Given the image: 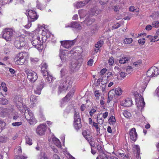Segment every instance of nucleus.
Here are the masks:
<instances>
[{
  "label": "nucleus",
  "mask_w": 159,
  "mask_h": 159,
  "mask_svg": "<svg viewBox=\"0 0 159 159\" xmlns=\"http://www.w3.org/2000/svg\"><path fill=\"white\" fill-rule=\"evenodd\" d=\"M72 83L71 78L69 76L61 80L60 84L58 87V94L59 95L62 92L67 90L69 88H70Z\"/></svg>",
  "instance_id": "nucleus-1"
},
{
  "label": "nucleus",
  "mask_w": 159,
  "mask_h": 159,
  "mask_svg": "<svg viewBox=\"0 0 159 159\" xmlns=\"http://www.w3.org/2000/svg\"><path fill=\"white\" fill-rule=\"evenodd\" d=\"M26 14L28 16V23L27 25H24V26L25 28L29 29L31 26V22L37 20L39 16L37 15L36 12L33 10H27Z\"/></svg>",
  "instance_id": "nucleus-2"
},
{
  "label": "nucleus",
  "mask_w": 159,
  "mask_h": 159,
  "mask_svg": "<svg viewBox=\"0 0 159 159\" xmlns=\"http://www.w3.org/2000/svg\"><path fill=\"white\" fill-rule=\"evenodd\" d=\"M28 53L26 52H21L17 54L14 59V61L16 64L22 65L25 62L26 59L28 58Z\"/></svg>",
  "instance_id": "nucleus-3"
},
{
  "label": "nucleus",
  "mask_w": 159,
  "mask_h": 159,
  "mask_svg": "<svg viewBox=\"0 0 159 159\" xmlns=\"http://www.w3.org/2000/svg\"><path fill=\"white\" fill-rule=\"evenodd\" d=\"M15 30L12 28H7L4 29L3 32L2 37L7 41H11L13 38Z\"/></svg>",
  "instance_id": "nucleus-4"
},
{
  "label": "nucleus",
  "mask_w": 159,
  "mask_h": 159,
  "mask_svg": "<svg viewBox=\"0 0 159 159\" xmlns=\"http://www.w3.org/2000/svg\"><path fill=\"white\" fill-rule=\"evenodd\" d=\"M47 67L48 66L47 64H43L41 68V71L44 79L46 80H47V81L49 83H51L53 81V78L48 74L47 71Z\"/></svg>",
  "instance_id": "nucleus-5"
},
{
  "label": "nucleus",
  "mask_w": 159,
  "mask_h": 159,
  "mask_svg": "<svg viewBox=\"0 0 159 159\" xmlns=\"http://www.w3.org/2000/svg\"><path fill=\"white\" fill-rule=\"evenodd\" d=\"M134 96L138 108L139 110H142L145 104L143 98L141 96L140 94L138 93H135Z\"/></svg>",
  "instance_id": "nucleus-6"
},
{
  "label": "nucleus",
  "mask_w": 159,
  "mask_h": 159,
  "mask_svg": "<svg viewBox=\"0 0 159 159\" xmlns=\"http://www.w3.org/2000/svg\"><path fill=\"white\" fill-rule=\"evenodd\" d=\"M24 114L25 118L30 125L33 124L36 122L33 113L31 111L28 109L25 110Z\"/></svg>",
  "instance_id": "nucleus-7"
},
{
  "label": "nucleus",
  "mask_w": 159,
  "mask_h": 159,
  "mask_svg": "<svg viewBox=\"0 0 159 159\" xmlns=\"http://www.w3.org/2000/svg\"><path fill=\"white\" fill-rule=\"evenodd\" d=\"M14 44L16 48L18 49H20L21 48L25 46V44L24 38L22 36L17 37L16 38Z\"/></svg>",
  "instance_id": "nucleus-8"
},
{
  "label": "nucleus",
  "mask_w": 159,
  "mask_h": 159,
  "mask_svg": "<svg viewBox=\"0 0 159 159\" xmlns=\"http://www.w3.org/2000/svg\"><path fill=\"white\" fill-rule=\"evenodd\" d=\"M25 72L27 75L28 79L31 82H34L37 80L38 76L35 72L28 69L26 70Z\"/></svg>",
  "instance_id": "nucleus-9"
},
{
  "label": "nucleus",
  "mask_w": 159,
  "mask_h": 159,
  "mask_svg": "<svg viewBox=\"0 0 159 159\" xmlns=\"http://www.w3.org/2000/svg\"><path fill=\"white\" fill-rule=\"evenodd\" d=\"M159 74V69L156 67L150 68L147 71L146 75L148 77H151L156 76Z\"/></svg>",
  "instance_id": "nucleus-10"
},
{
  "label": "nucleus",
  "mask_w": 159,
  "mask_h": 159,
  "mask_svg": "<svg viewBox=\"0 0 159 159\" xmlns=\"http://www.w3.org/2000/svg\"><path fill=\"white\" fill-rule=\"evenodd\" d=\"M33 46L39 50H42L43 48V42L40 40L39 37H37L35 39H33L31 41Z\"/></svg>",
  "instance_id": "nucleus-11"
},
{
  "label": "nucleus",
  "mask_w": 159,
  "mask_h": 159,
  "mask_svg": "<svg viewBox=\"0 0 159 159\" xmlns=\"http://www.w3.org/2000/svg\"><path fill=\"white\" fill-rule=\"evenodd\" d=\"M129 134L130 139L135 142L137 140L138 136L135 128H133L131 129L129 133Z\"/></svg>",
  "instance_id": "nucleus-12"
},
{
  "label": "nucleus",
  "mask_w": 159,
  "mask_h": 159,
  "mask_svg": "<svg viewBox=\"0 0 159 159\" xmlns=\"http://www.w3.org/2000/svg\"><path fill=\"white\" fill-rule=\"evenodd\" d=\"M46 125L42 124L38 126L36 129V132L38 134L41 135L43 134L46 130Z\"/></svg>",
  "instance_id": "nucleus-13"
},
{
  "label": "nucleus",
  "mask_w": 159,
  "mask_h": 159,
  "mask_svg": "<svg viewBox=\"0 0 159 159\" xmlns=\"http://www.w3.org/2000/svg\"><path fill=\"white\" fill-rule=\"evenodd\" d=\"M61 45L63 46L64 48H68L74 45V40H67L61 41Z\"/></svg>",
  "instance_id": "nucleus-14"
},
{
  "label": "nucleus",
  "mask_w": 159,
  "mask_h": 159,
  "mask_svg": "<svg viewBox=\"0 0 159 159\" xmlns=\"http://www.w3.org/2000/svg\"><path fill=\"white\" fill-rule=\"evenodd\" d=\"M14 102H16V106L17 108H20L22 106L23 100L20 96H16L14 99Z\"/></svg>",
  "instance_id": "nucleus-15"
},
{
  "label": "nucleus",
  "mask_w": 159,
  "mask_h": 159,
  "mask_svg": "<svg viewBox=\"0 0 159 159\" xmlns=\"http://www.w3.org/2000/svg\"><path fill=\"white\" fill-rule=\"evenodd\" d=\"M44 81H41V82L37 86L36 89L34 90L35 94L39 95L41 94L42 89L44 87Z\"/></svg>",
  "instance_id": "nucleus-16"
},
{
  "label": "nucleus",
  "mask_w": 159,
  "mask_h": 159,
  "mask_svg": "<svg viewBox=\"0 0 159 159\" xmlns=\"http://www.w3.org/2000/svg\"><path fill=\"white\" fill-rule=\"evenodd\" d=\"M66 28L71 27L81 29V27L80 25L78 23L76 22H73L66 25Z\"/></svg>",
  "instance_id": "nucleus-17"
},
{
  "label": "nucleus",
  "mask_w": 159,
  "mask_h": 159,
  "mask_svg": "<svg viewBox=\"0 0 159 159\" xmlns=\"http://www.w3.org/2000/svg\"><path fill=\"white\" fill-rule=\"evenodd\" d=\"M134 152L136 154V157L139 159L140 157V149L139 146L138 145H134L132 146Z\"/></svg>",
  "instance_id": "nucleus-18"
},
{
  "label": "nucleus",
  "mask_w": 159,
  "mask_h": 159,
  "mask_svg": "<svg viewBox=\"0 0 159 159\" xmlns=\"http://www.w3.org/2000/svg\"><path fill=\"white\" fill-rule=\"evenodd\" d=\"M80 64L78 63L77 61L75 60L72 62L70 69L73 71L77 70L80 68Z\"/></svg>",
  "instance_id": "nucleus-19"
},
{
  "label": "nucleus",
  "mask_w": 159,
  "mask_h": 159,
  "mask_svg": "<svg viewBox=\"0 0 159 159\" xmlns=\"http://www.w3.org/2000/svg\"><path fill=\"white\" fill-rule=\"evenodd\" d=\"M67 51L66 50H63L62 51H60V57L63 62H65L66 61V59H67L68 56L66 55V54H67Z\"/></svg>",
  "instance_id": "nucleus-20"
},
{
  "label": "nucleus",
  "mask_w": 159,
  "mask_h": 159,
  "mask_svg": "<svg viewBox=\"0 0 159 159\" xmlns=\"http://www.w3.org/2000/svg\"><path fill=\"white\" fill-rule=\"evenodd\" d=\"M159 36V29L156 32L154 36L153 37L151 35H148L147 36V37L149 39L150 42H154L159 40V39H157V38Z\"/></svg>",
  "instance_id": "nucleus-21"
},
{
  "label": "nucleus",
  "mask_w": 159,
  "mask_h": 159,
  "mask_svg": "<svg viewBox=\"0 0 159 159\" xmlns=\"http://www.w3.org/2000/svg\"><path fill=\"white\" fill-rule=\"evenodd\" d=\"M122 105L125 107H129L133 104L132 101L130 98H127L122 102Z\"/></svg>",
  "instance_id": "nucleus-22"
},
{
  "label": "nucleus",
  "mask_w": 159,
  "mask_h": 159,
  "mask_svg": "<svg viewBox=\"0 0 159 159\" xmlns=\"http://www.w3.org/2000/svg\"><path fill=\"white\" fill-rule=\"evenodd\" d=\"M92 14L93 15L97 16L102 12V10L98 8L97 7H93L91 9Z\"/></svg>",
  "instance_id": "nucleus-23"
},
{
  "label": "nucleus",
  "mask_w": 159,
  "mask_h": 159,
  "mask_svg": "<svg viewBox=\"0 0 159 159\" xmlns=\"http://www.w3.org/2000/svg\"><path fill=\"white\" fill-rule=\"evenodd\" d=\"M74 125L75 128L76 129H79L81 128L82 125L81 124V120L79 119L78 120H74Z\"/></svg>",
  "instance_id": "nucleus-24"
},
{
  "label": "nucleus",
  "mask_w": 159,
  "mask_h": 159,
  "mask_svg": "<svg viewBox=\"0 0 159 159\" xmlns=\"http://www.w3.org/2000/svg\"><path fill=\"white\" fill-rule=\"evenodd\" d=\"M130 58L127 56H124L119 59V62L120 63L125 64L130 60Z\"/></svg>",
  "instance_id": "nucleus-25"
},
{
  "label": "nucleus",
  "mask_w": 159,
  "mask_h": 159,
  "mask_svg": "<svg viewBox=\"0 0 159 159\" xmlns=\"http://www.w3.org/2000/svg\"><path fill=\"white\" fill-rule=\"evenodd\" d=\"M103 43V42L102 41H99L95 45V47L96 48L95 49V51L96 53L98 52L100 48L101 47Z\"/></svg>",
  "instance_id": "nucleus-26"
},
{
  "label": "nucleus",
  "mask_w": 159,
  "mask_h": 159,
  "mask_svg": "<svg viewBox=\"0 0 159 159\" xmlns=\"http://www.w3.org/2000/svg\"><path fill=\"white\" fill-rule=\"evenodd\" d=\"M52 141L54 144L58 148H60L61 146V143L58 139L55 137L53 138H52Z\"/></svg>",
  "instance_id": "nucleus-27"
},
{
  "label": "nucleus",
  "mask_w": 159,
  "mask_h": 159,
  "mask_svg": "<svg viewBox=\"0 0 159 159\" xmlns=\"http://www.w3.org/2000/svg\"><path fill=\"white\" fill-rule=\"evenodd\" d=\"M89 1H80V2H78L76 5V6L77 8H80L82 7L83 6L85 5L86 4L88 3L89 2Z\"/></svg>",
  "instance_id": "nucleus-28"
},
{
  "label": "nucleus",
  "mask_w": 159,
  "mask_h": 159,
  "mask_svg": "<svg viewBox=\"0 0 159 159\" xmlns=\"http://www.w3.org/2000/svg\"><path fill=\"white\" fill-rule=\"evenodd\" d=\"M116 121V120L115 117L112 116L110 117L108 120L109 123L111 125H113L115 124Z\"/></svg>",
  "instance_id": "nucleus-29"
},
{
  "label": "nucleus",
  "mask_w": 159,
  "mask_h": 159,
  "mask_svg": "<svg viewBox=\"0 0 159 159\" xmlns=\"http://www.w3.org/2000/svg\"><path fill=\"white\" fill-rule=\"evenodd\" d=\"M129 10L133 12H138L139 11V8L137 7L130 6L129 7Z\"/></svg>",
  "instance_id": "nucleus-30"
},
{
  "label": "nucleus",
  "mask_w": 159,
  "mask_h": 159,
  "mask_svg": "<svg viewBox=\"0 0 159 159\" xmlns=\"http://www.w3.org/2000/svg\"><path fill=\"white\" fill-rule=\"evenodd\" d=\"M98 29V26L95 25L91 27V32L92 33L94 34L96 32Z\"/></svg>",
  "instance_id": "nucleus-31"
},
{
  "label": "nucleus",
  "mask_w": 159,
  "mask_h": 159,
  "mask_svg": "<svg viewBox=\"0 0 159 159\" xmlns=\"http://www.w3.org/2000/svg\"><path fill=\"white\" fill-rule=\"evenodd\" d=\"M74 120H78L79 119L81 120L80 116L79 115V113L78 112H77L76 111H75L74 112Z\"/></svg>",
  "instance_id": "nucleus-32"
},
{
  "label": "nucleus",
  "mask_w": 159,
  "mask_h": 159,
  "mask_svg": "<svg viewBox=\"0 0 159 159\" xmlns=\"http://www.w3.org/2000/svg\"><path fill=\"white\" fill-rule=\"evenodd\" d=\"M9 113L10 115V117H12V116H14V115L18 114V113L13 109H11L9 110Z\"/></svg>",
  "instance_id": "nucleus-33"
},
{
  "label": "nucleus",
  "mask_w": 159,
  "mask_h": 159,
  "mask_svg": "<svg viewBox=\"0 0 159 159\" xmlns=\"http://www.w3.org/2000/svg\"><path fill=\"white\" fill-rule=\"evenodd\" d=\"M26 143L29 145H31L32 144V139L28 136H25Z\"/></svg>",
  "instance_id": "nucleus-34"
},
{
  "label": "nucleus",
  "mask_w": 159,
  "mask_h": 159,
  "mask_svg": "<svg viewBox=\"0 0 159 159\" xmlns=\"http://www.w3.org/2000/svg\"><path fill=\"white\" fill-rule=\"evenodd\" d=\"M94 21V20L90 19H87L84 21L87 25H91Z\"/></svg>",
  "instance_id": "nucleus-35"
},
{
  "label": "nucleus",
  "mask_w": 159,
  "mask_h": 159,
  "mask_svg": "<svg viewBox=\"0 0 159 159\" xmlns=\"http://www.w3.org/2000/svg\"><path fill=\"white\" fill-rule=\"evenodd\" d=\"M37 7L38 9L42 10L44 7V6H43L38 0L37 1Z\"/></svg>",
  "instance_id": "nucleus-36"
},
{
  "label": "nucleus",
  "mask_w": 159,
  "mask_h": 159,
  "mask_svg": "<svg viewBox=\"0 0 159 159\" xmlns=\"http://www.w3.org/2000/svg\"><path fill=\"white\" fill-rule=\"evenodd\" d=\"M73 96V93L71 92H69L64 98L65 100H69Z\"/></svg>",
  "instance_id": "nucleus-37"
},
{
  "label": "nucleus",
  "mask_w": 159,
  "mask_h": 159,
  "mask_svg": "<svg viewBox=\"0 0 159 159\" xmlns=\"http://www.w3.org/2000/svg\"><path fill=\"white\" fill-rule=\"evenodd\" d=\"M122 91L120 88H116L115 90V93L116 95H120L122 94Z\"/></svg>",
  "instance_id": "nucleus-38"
},
{
  "label": "nucleus",
  "mask_w": 159,
  "mask_h": 159,
  "mask_svg": "<svg viewBox=\"0 0 159 159\" xmlns=\"http://www.w3.org/2000/svg\"><path fill=\"white\" fill-rule=\"evenodd\" d=\"M132 41L131 38H126L124 39V43L126 44H129L132 42Z\"/></svg>",
  "instance_id": "nucleus-39"
},
{
  "label": "nucleus",
  "mask_w": 159,
  "mask_h": 159,
  "mask_svg": "<svg viewBox=\"0 0 159 159\" xmlns=\"http://www.w3.org/2000/svg\"><path fill=\"white\" fill-rule=\"evenodd\" d=\"M123 114L125 117L127 118H129L131 116V114L126 110L124 111Z\"/></svg>",
  "instance_id": "nucleus-40"
},
{
  "label": "nucleus",
  "mask_w": 159,
  "mask_h": 159,
  "mask_svg": "<svg viewBox=\"0 0 159 159\" xmlns=\"http://www.w3.org/2000/svg\"><path fill=\"white\" fill-rule=\"evenodd\" d=\"M152 26L155 28H158L159 27V22L158 21H153L152 22Z\"/></svg>",
  "instance_id": "nucleus-41"
},
{
  "label": "nucleus",
  "mask_w": 159,
  "mask_h": 159,
  "mask_svg": "<svg viewBox=\"0 0 159 159\" xmlns=\"http://www.w3.org/2000/svg\"><path fill=\"white\" fill-rule=\"evenodd\" d=\"M142 64V61L141 60L137 61L134 63L133 65L136 67L140 66Z\"/></svg>",
  "instance_id": "nucleus-42"
},
{
  "label": "nucleus",
  "mask_w": 159,
  "mask_h": 159,
  "mask_svg": "<svg viewBox=\"0 0 159 159\" xmlns=\"http://www.w3.org/2000/svg\"><path fill=\"white\" fill-rule=\"evenodd\" d=\"M22 123L21 121L16 122L12 123V125L14 127H18L22 125Z\"/></svg>",
  "instance_id": "nucleus-43"
},
{
  "label": "nucleus",
  "mask_w": 159,
  "mask_h": 159,
  "mask_svg": "<svg viewBox=\"0 0 159 159\" xmlns=\"http://www.w3.org/2000/svg\"><path fill=\"white\" fill-rule=\"evenodd\" d=\"M5 125V123L0 118V130H2Z\"/></svg>",
  "instance_id": "nucleus-44"
},
{
  "label": "nucleus",
  "mask_w": 159,
  "mask_h": 159,
  "mask_svg": "<svg viewBox=\"0 0 159 159\" xmlns=\"http://www.w3.org/2000/svg\"><path fill=\"white\" fill-rule=\"evenodd\" d=\"M100 155H99L100 158L102 159H107V155L104 153L103 152H101L100 153Z\"/></svg>",
  "instance_id": "nucleus-45"
},
{
  "label": "nucleus",
  "mask_w": 159,
  "mask_h": 159,
  "mask_svg": "<svg viewBox=\"0 0 159 159\" xmlns=\"http://www.w3.org/2000/svg\"><path fill=\"white\" fill-rule=\"evenodd\" d=\"M123 151H119L118 152V156L119 157H127L126 156V155L123 153Z\"/></svg>",
  "instance_id": "nucleus-46"
},
{
  "label": "nucleus",
  "mask_w": 159,
  "mask_h": 159,
  "mask_svg": "<svg viewBox=\"0 0 159 159\" xmlns=\"http://www.w3.org/2000/svg\"><path fill=\"white\" fill-rule=\"evenodd\" d=\"M97 149L100 153L103 152V148L100 145H98L97 146Z\"/></svg>",
  "instance_id": "nucleus-47"
},
{
  "label": "nucleus",
  "mask_w": 159,
  "mask_h": 159,
  "mask_svg": "<svg viewBox=\"0 0 159 159\" xmlns=\"http://www.w3.org/2000/svg\"><path fill=\"white\" fill-rule=\"evenodd\" d=\"M6 85V84L4 83H2L1 84V86L2 88V90L5 92L7 91V88Z\"/></svg>",
  "instance_id": "nucleus-48"
},
{
  "label": "nucleus",
  "mask_w": 159,
  "mask_h": 159,
  "mask_svg": "<svg viewBox=\"0 0 159 159\" xmlns=\"http://www.w3.org/2000/svg\"><path fill=\"white\" fill-rule=\"evenodd\" d=\"M93 126L95 128L97 132L98 133L99 132V128L98 126V124L97 123H95L94 122H93Z\"/></svg>",
  "instance_id": "nucleus-49"
},
{
  "label": "nucleus",
  "mask_w": 159,
  "mask_h": 159,
  "mask_svg": "<svg viewBox=\"0 0 159 159\" xmlns=\"http://www.w3.org/2000/svg\"><path fill=\"white\" fill-rule=\"evenodd\" d=\"M82 134L85 138L89 141L88 136H89V135H88L87 132L86 131H84L82 132Z\"/></svg>",
  "instance_id": "nucleus-50"
},
{
  "label": "nucleus",
  "mask_w": 159,
  "mask_h": 159,
  "mask_svg": "<svg viewBox=\"0 0 159 159\" xmlns=\"http://www.w3.org/2000/svg\"><path fill=\"white\" fill-rule=\"evenodd\" d=\"M94 94L97 99H99V97L100 96V94L99 91L96 90L95 91Z\"/></svg>",
  "instance_id": "nucleus-51"
},
{
  "label": "nucleus",
  "mask_w": 159,
  "mask_h": 159,
  "mask_svg": "<svg viewBox=\"0 0 159 159\" xmlns=\"http://www.w3.org/2000/svg\"><path fill=\"white\" fill-rule=\"evenodd\" d=\"M138 42L139 44L143 45L145 42V39L144 38L140 39L138 40Z\"/></svg>",
  "instance_id": "nucleus-52"
},
{
  "label": "nucleus",
  "mask_w": 159,
  "mask_h": 159,
  "mask_svg": "<svg viewBox=\"0 0 159 159\" xmlns=\"http://www.w3.org/2000/svg\"><path fill=\"white\" fill-rule=\"evenodd\" d=\"M30 101L31 102H34L36 100V99L35 98V97L34 95H32L30 97Z\"/></svg>",
  "instance_id": "nucleus-53"
},
{
  "label": "nucleus",
  "mask_w": 159,
  "mask_h": 159,
  "mask_svg": "<svg viewBox=\"0 0 159 159\" xmlns=\"http://www.w3.org/2000/svg\"><path fill=\"white\" fill-rule=\"evenodd\" d=\"M108 63L110 65H112L114 63L113 58L111 57L108 60Z\"/></svg>",
  "instance_id": "nucleus-54"
},
{
  "label": "nucleus",
  "mask_w": 159,
  "mask_h": 159,
  "mask_svg": "<svg viewBox=\"0 0 159 159\" xmlns=\"http://www.w3.org/2000/svg\"><path fill=\"white\" fill-rule=\"evenodd\" d=\"M1 103L3 105H6L7 104L8 101L5 98H3L1 100Z\"/></svg>",
  "instance_id": "nucleus-55"
},
{
  "label": "nucleus",
  "mask_w": 159,
  "mask_h": 159,
  "mask_svg": "<svg viewBox=\"0 0 159 159\" xmlns=\"http://www.w3.org/2000/svg\"><path fill=\"white\" fill-rule=\"evenodd\" d=\"M120 26V24L119 23H117L115 24L114 25H113L112 28L113 29H116L119 27Z\"/></svg>",
  "instance_id": "nucleus-56"
},
{
  "label": "nucleus",
  "mask_w": 159,
  "mask_h": 159,
  "mask_svg": "<svg viewBox=\"0 0 159 159\" xmlns=\"http://www.w3.org/2000/svg\"><path fill=\"white\" fill-rule=\"evenodd\" d=\"M132 70V68L131 66H128L126 69V71L128 73H130Z\"/></svg>",
  "instance_id": "nucleus-57"
},
{
  "label": "nucleus",
  "mask_w": 159,
  "mask_h": 159,
  "mask_svg": "<svg viewBox=\"0 0 159 159\" xmlns=\"http://www.w3.org/2000/svg\"><path fill=\"white\" fill-rule=\"evenodd\" d=\"M40 159H48L45 152H43L42 154V156L40 158Z\"/></svg>",
  "instance_id": "nucleus-58"
},
{
  "label": "nucleus",
  "mask_w": 159,
  "mask_h": 159,
  "mask_svg": "<svg viewBox=\"0 0 159 159\" xmlns=\"http://www.w3.org/2000/svg\"><path fill=\"white\" fill-rule=\"evenodd\" d=\"M107 69L106 68H103L100 72L99 74L101 75H102L107 71Z\"/></svg>",
  "instance_id": "nucleus-59"
},
{
  "label": "nucleus",
  "mask_w": 159,
  "mask_h": 159,
  "mask_svg": "<svg viewBox=\"0 0 159 159\" xmlns=\"http://www.w3.org/2000/svg\"><path fill=\"white\" fill-rule=\"evenodd\" d=\"M157 14V16H159V13L158 12H155L154 13H153L151 16H150L153 18L154 19L156 18V16H155V15Z\"/></svg>",
  "instance_id": "nucleus-60"
},
{
  "label": "nucleus",
  "mask_w": 159,
  "mask_h": 159,
  "mask_svg": "<svg viewBox=\"0 0 159 159\" xmlns=\"http://www.w3.org/2000/svg\"><path fill=\"white\" fill-rule=\"evenodd\" d=\"M93 60L92 59H90L87 62V64L88 65L91 66L93 65Z\"/></svg>",
  "instance_id": "nucleus-61"
},
{
  "label": "nucleus",
  "mask_w": 159,
  "mask_h": 159,
  "mask_svg": "<svg viewBox=\"0 0 159 159\" xmlns=\"http://www.w3.org/2000/svg\"><path fill=\"white\" fill-rule=\"evenodd\" d=\"M27 158V157H25L23 156H16V157L15 159H26Z\"/></svg>",
  "instance_id": "nucleus-62"
},
{
  "label": "nucleus",
  "mask_w": 159,
  "mask_h": 159,
  "mask_svg": "<svg viewBox=\"0 0 159 159\" xmlns=\"http://www.w3.org/2000/svg\"><path fill=\"white\" fill-rule=\"evenodd\" d=\"M96 110L94 109H92L89 112V114L91 116H92L93 114L96 112Z\"/></svg>",
  "instance_id": "nucleus-63"
},
{
  "label": "nucleus",
  "mask_w": 159,
  "mask_h": 159,
  "mask_svg": "<svg viewBox=\"0 0 159 159\" xmlns=\"http://www.w3.org/2000/svg\"><path fill=\"white\" fill-rule=\"evenodd\" d=\"M152 26L151 25H149L146 26L145 29L148 31L151 30L152 29Z\"/></svg>",
  "instance_id": "nucleus-64"
}]
</instances>
